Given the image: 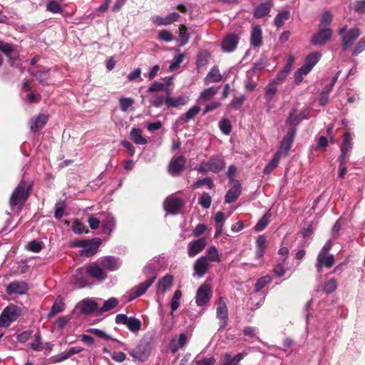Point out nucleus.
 <instances>
[{
	"label": "nucleus",
	"mask_w": 365,
	"mask_h": 365,
	"mask_svg": "<svg viewBox=\"0 0 365 365\" xmlns=\"http://www.w3.org/2000/svg\"><path fill=\"white\" fill-rule=\"evenodd\" d=\"M173 276L170 274H165L160 279L157 284V292L164 294L167 291L170 289L173 284Z\"/></svg>",
	"instance_id": "26"
},
{
	"label": "nucleus",
	"mask_w": 365,
	"mask_h": 365,
	"mask_svg": "<svg viewBox=\"0 0 365 365\" xmlns=\"http://www.w3.org/2000/svg\"><path fill=\"white\" fill-rule=\"evenodd\" d=\"M46 9L48 11L54 14L61 13L62 11L61 5L55 1H49L47 4Z\"/></svg>",
	"instance_id": "64"
},
{
	"label": "nucleus",
	"mask_w": 365,
	"mask_h": 365,
	"mask_svg": "<svg viewBox=\"0 0 365 365\" xmlns=\"http://www.w3.org/2000/svg\"><path fill=\"white\" fill-rule=\"evenodd\" d=\"M321 57V53L318 52H314L309 53L307 56L305 58V64L310 66L312 68L317 64V63L319 61Z\"/></svg>",
	"instance_id": "51"
},
{
	"label": "nucleus",
	"mask_w": 365,
	"mask_h": 365,
	"mask_svg": "<svg viewBox=\"0 0 365 365\" xmlns=\"http://www.w3.org/2000/svg\"><path fill=\"white\" fill-rule=\"evenodd\" d=\"M234 183L233 187L227 192L225 196V203L234 202L237 200L241 193V184L240 182L236 181Z\"/></svg>",
	"instance_id": "28"
},
{
	"label": "nucleus",
	"mask_w": 365,
	"mask_h": 365,
	"mask_svg": "<svg viewBox=\"0 0 365 365\" xmlns=\"http://www.w3.org/2000/svg\"><path fill=\"white\" fill-rule=\"evenodd\" d=\"M217 93V89L215 87L206 88L200 93L199 101H207L215 96Z\"/></svg>",
	"instance_id": "47"
},
{
	"label": "nucleus",
	"mask_w": 365,
	"mask_h": 365,
	"mask_svg": "<svg viewBox=\"0 0 365 365\" xmlns=\"http://www.w3.org/2000/svg\"><path fill=\"white\" fill-rule=\"evenodd\" d=\"M34 338V341L30 344L31 347L35 351H41L43 349V346L39 331L36 333Z\"/></svg>",
	"instance_id": "62"
},
{
	"label": "nucleus",
	"mask_w": 365,
	"mask_h": 365,
	"mask_svg": "<svg viewBox=\"0 0 365 365\" xmlns=\"http://www.w3.org/2000/svg\"><path fill=\"white\" fill-rule=\"evenodd\" d=\"M216 317L219 320L218 330L225 329L229 322L228 308L222 297H220L217 302Z\"/></svg>",
	"instance_id": "4"
},
{
	"label": "nucleus",
	"mask_w": 365,
	"mask_h": 365,
	"mask_svg": "<svg viewBox=\"0 0 365 365\" xmlns=\"http://www.w3.org/2000/svg\"><path fill=\"white\" fill-rule=\"evenodd\" d=\"M239 41V37L235 34H230L227 35L222 41V49L225 52L233 51Z\"/></svg>",
	"instance_id": "19"
},
{
	"label": "nucleus",
	"mask_w": 365,
	"mask_h": 365,
	"mask_svg": "<svg viewBox=\"0 0 365 365\" xmlns=\"http://www.w3.org/2000/svg\"><path fill=\"white\" fill-rule=\"evenodd\" d=\"M277 86L278 84L275 83L272 81L266 86L265 93H264V98L267 103H270L276 94L277 91Z\"/></svg>",
	"instance_id": "38"
},
{
	"label": "nucleus",
	"mask_w": 365,
	"mask_h": 365,
	"mask_svg": "<svg viewBox=\"0 0 365 365\" xmlns=\"http://www.w3.org/2000/svg\"><path fill=\"white\" fill-rule=\"evenodd\" d=\"M207 185L210 189H212L215 187L213 180L210 178H205L202 179H198L192 185L193 189H197L202 185Z\"/></svg>",
	"instance_id": "49"
},
{
	"label": "nucleus",
	"mask_w": 365,
	"mask_h": 365,
	"mask_svg": "<svg viewBox=\"0 0 365 365\" xmlns=\"http://www.w3.org/2000/svg\"><path fill=\"white\" fill-rule=\"evenodd\" d=\"M206 165L210 172L218 173L225 168V162L222 157L214 155L206 162Z\"/></svg>",
	"instance_id": "17"
},
{
	"label": "nucleus",
	"mask_w": 365,
	"mask_h": 365,
	"mask_svg": "<svg viewBox=\"0 0 365 365\" xmlns=\"http://www.w3.org/2000/svg\"><path fill=\"white\" fill-rule=\"evenodd\" d=\"M250 43L255 47H259L262 43V32L259 26L252 28Z\"/></svg>",
	"instance_id": "31"
},
{
	"label": "nucleus",
	"mask_w": 365,
	"mask_h": 365,
	"mask_svg": "<svg viewBox=\"0 0 365 365\" xmlns=\"http://www.w3.org/2000/svg\"><path fill=\"white\" fill-rule=\"evenodd\" d=\"M29 287L28 284L24 281H14L9 283L6 288V292L9 295L26 294Z\"/></svg>",
	"instance_id": "13"
},
{
	"label": "nucleus",
	"mask_w": 365,
	"mask_h": 365,
	"mask_svg": "<svg viewBox=\"0 0 365 365\" xmlns=\"http://www.w3.org/2000/svg\"><path fill=\"white\" fill-rule=\"evenodd\" d=\"M365 50V36H363L356 44L352 51L351 56H356Z\"/></svg>",
	"instance_id": "56"
},
{
	"label": "nucleus",
	"mask_w": 365,
	"mask_h": 365,
	"mask_svg": "<svg viewBox=\"0 0 365 365\" xmlns=\"http://www.w3.org/2000/svg\"><path fill=\"white\" fill-rule=\"evenodd\" d=\"M32 188L33 182L31 181L22 180L11 193L9 199L11 208L12 210L17 208L19 210H21L31 195Z\"/></svg>",
	"instance_id": "1"
},
{
	"label": "nucleus",
	"mask_w": 365,
	"mask_h": 365,
	"mask_svg": "<svg viewBox=\"0 0 365 365\" xmlns=\"http://www.w3.org/2000/svg\"><path fill=\"white\" fill-rule=\"evenodd\" d=\"M150 102L153 106L160 108L163 103L165 104V96L163 95L155 94L151 97Z\"/></svg>",
	"instance_id": "54"
},
{
	"label": "nucleus",
	"mask_w": 365,
	"mask_h": 365,
	"mask_svg": "<svg viewBox=\"0 0 365 365\" xmlns=\"http://www.w3.org/2000/svg\"><path fill=\"white\" fill-rule=\"evenodd\" d=\"M187 341V338L185 334L182 333L179 335V338H173L170 343V351L173 354L178 352L180 348L183 347Z\"/></svg>",
	"instance_id": "30"
},
{
	"label": "nucleus",
	"mask_w": 365,
	"mask_h": 365,
	"mask_svg": "<svg viewBox=\"0 0 365 365\" xmlns=\"http://www.w3.org/2000/svg\"><path fill=\"white\" fill-rule=\"evenodd\" d=\"M118 304V301L115 297H111L103 303V306L97 310V314H102L103 312L110 311L115 308Z\"/></svg>",
	"instance_id": "39"
},
{
	"label": "nucleus",
	"mask_w": 365,
	"mask_h": 365,
	"mask_svg": "<svg viewBox=\"0 0 365 365\" xmlns=\"http://www.w3.org/2000/svg\"><path fill=\"white\" fill-rule=\"evenodd\" d=\"M281 158L279 153H275L272 160L264 168L263 173L266 175L270 174L278 166Z\"/></svg>",
	"instance_id": "44"
},
{
	"label": "nucleus",
	"mask_w": 365,
	"mask_h": 365,
	"mask_svg": "<svg viewBox=\"0 0 365 365\" xmlns=\"http://www.w3.org/2000/svg\"><path fill=\"white\" fill-rule=\"evenodd\" d=\"M222 75L217 67H213L210 72L207 74L205 78V83H217L222 80Z\"/></svg>",
	"instance_id": "36"
},
{
	"label": "nucleus",
	"mask_w": 365,
	"mask_h": 365,
	"mask_svg": "<svg viewBox=\"0 0 365 365\" xmlns=\"http://www.w3.org/2000/svg\"><path fill=\"white\" fill-rule=\"evenodd\" d=\"M212 296L211 286L209 284L203 283L197 290L195 302L197 306L203 307L210 302Z\"/></svg>",
	"instance_id": "5"
},
{
	"label": "nucleus",
	"mask_w": 365,
	"mask_h": 365,
	"mask_svg": "<svg viewBox=\"0 0 365 365\" xmlns=\"http://www.w3.org/2000/svg\"><path fill=\"white\" fill-rule=\"evenodd\" d=\"M201 110V108L199 106H195L190 108L185 113L182 115L179 120L183 123H187L189 120L193 119Z\"/></svg>",
	"instance_id": "37"
},
{
	"label": "nucleus",
	"mask_w": 365,
	"mask_h": 365,
	"mask_svg": "<svg viewBox=\"0 0 365 365\" xmlns=\"http://www.w3.org/2000/svg\"><path fill=\"white\" fill-rule=\"evenodd\" d=\"M271 217V213L269 211H267L263 217L258 221V222L255 225L254 229L256 232L262 231L269 224V219Z\"/></svg>",
	"instance_id": "43"
},
{
	"label": "nucleus",
	"mask_w": 365,
	"mask_h": 365,
	"mask_svg": "<svg viewBox=\"0 0 365 365\" xmlns=\"http://www.w3.org/2000/svg\"><path fill=\"white\" fill-rule=\"evenodd\" d=\"M166 91L167 96H165V105L168 108H177L186 103V101L185 100L184 97L179 96L177 98H174L170 96L168 88L166 89Z\"/></svg>",
	"instance_id": "33"
},
{
	"label": "nucleus",
	"mask_w": 365,
	"mask_h": 365,
	"mask_svg": "<svg viewBox=\"0 0 365 365\" xmlns=\"http://www.w3.org/2000/svg\"><path fill=\"white\" fill-rule=\"evenodd\" d=\"M133 103L134 101L130 98H122L119 101L120 108L122 111L126 112Z\"/></svg>",
	"instance_id": "63"
},
{
	"label": "nucleus",
	"mask_w": 365,
	"mask_h": 365,
	"mask_svg": "<svg viewBox=\"0 0 365 365\" xmlns=\"http://www.w3.org/2000/svg\"><path fill=\"white\" fill-rule=\"evenodd\" d=\"M81 312L83 314L88 315L94 312H97L98 304L93 300L84 299L80 302Z\"/></svg>",
	"instance_id": "29"
},
{
	"label": "nucleus",
	"mask_w": 365,
	"mask_h": 365,
	"mask_svg": "<svg viewBox=\"0 0 365 365\" xmlns=\"http://www.w3.org/2000/svg\"><path fill=\"white\" fill-rule=\"evenodd\" d=\"M155 279L156 275L154 274L145 282H141L138 285L133 287L130 292L129 300L135 299L145 293L148 289L153 284Z\"/></svg>",
	"instance_id": "12"
},
{
	"label": "nucleus",
	"mask_w": 365,
	"mask_h": 365,
	"mask_svg": "<svg viewBox=\"0 0 365 365\" xmlns=\"http://www.w3.org/2000/svg\"><path fill=\"white\" fill-rule=\"evenodd\" d=\"M361 32L358 28H352L348 30L341 37V48L343 51L349 50L354 41L360 36Z\"/></svg>",
	"instance_id": "11"
},
{
	"label": "nucleus",
	"mask_w": 365,
	"mask_h": 365,
	"mask_svg": "<svg viewBox=\"0 0 365 365\" xmlns=\"http://www.w3.org/2000/svg\"><path fill=\"white\" fill-rule=\"evenodd\" d=\"M153 349L150 339H142L135 349L128 351L129 354L135 359L140 361H145L150 355Z\"/></svg>",
	"instance_id": "3"
},
{
	"label": "nucleus",
	"mask_w": 365,
	"mask_h": 365,
	"mask_svg": "<svg viewBox=\"0 0 365 365\" xmlns=\"http://www.w3.org/2000/svg\"><path fill=\"white\" fill-rule=\"evenodd\" d=\"M207 241L205 237L192 240L187 245V255L190 257H194L200 253L206 247Z\"/></svg>",
	"instance_id": "15"
},
{
	"label": "nucleus",
	"mask_w": 365,
	"mask_h": 365,
	"mask_svg": "<svg viewBox=\"0 0 365 365\" xmlns=\"http://www.w3.org/2000/svg\"><path fill=\"white\" fill-rule=\"evenodd\" d=\"M212 199L210 195L207 192H202L201 195L200 199H199V204L205 209H207L211 205Z\"/></svg>",
	"instance_id": "60"
},
{
	"label": "nucleus",
	"mask_w": 365,
	"mask_h": 365,
	"mask_svg": "<svg viewBox=\"0 0 365 365\" xmlns=\"http://www.w3.org/2000/svg\"><path fill=\"white\" fill-rule=\"evenodd\" d=\"M290 17V12L288 10H284L279 12L275 16L274 24L277 28H281L284 25V21Z\"/></svg>",
	"instance_id": "40"
},
{
	"label": "nucleus",
	"mask_w": 365,
	"mask_h": 365,
	"mask_svg": "<svg viewBox=\"0 0 365 365\" xmlns=\"http://www.w3.org/2000/svg\"><path fill=\"white\" fill-rule=\"evenodd\" d=\"M180 15L177 12H173L165 17L155 16L152 18V22L158 26H168L178 21Z\"/></svg>",
	"instance_id": "21"
},
{
	"label": "nucleus",
	"mask_w": 365,
	"mask_h": 365,
	"mask_svg": "<svg viewBox=\"0 0 365 365\" xmlns=\"http://www.w3.org/2000/svg\"><path fill=\"white\" fill-rule=\"evenodd\" d=\"M295 135V129L289 128L287 133L281 141L278 150L276 152V153H279V157L282 158L283 156H287L293 143Z\"/></svg>",
	"instance_id": "9"
},
{
	"label": "nucleus",
	"mask_w": 365,
	"mask_h": 365,
	"mask_svg": "<svg viewBox=\"0 0 365 365\" xmlns=\"http://www.w3.org/2000/svg\"><path fill=\"white\" fill-rule=\"evenodd\" d=\"M184 206V202L181 198L168 196L163 202L164 210L171 215H177Z\"/></svg>",
	"instance_id": "8"
},
{
	"label": "nucleus",
	"mask_w": 365,
	"mask_h": 365,
	"mask_svg": "<svg viewBox=\"0 0 365 365\" xmlns=\"http://www.w3.org/2000/svg\"><path fill=\"white\" fill-rule=\"evenodd\" d=\"M351 138L349 132H346L343 135V143L340 147V150L349 151L351 148Z\"/></svg>",
	"instance_id": "58"
},
{
	"label": "nucleus",
	"mask_w": 365,
	"mask_h": 365,
	"mask_svg": "<svg viewBox=\"0 0 365 365\" xmlns=\"http://www.w3.org/2000/svg\"><path fill=\"white\" fill-rule=\"evenodd\" d=\"M219 127L225 135H230L232 131L231 123L228 118H222L219 123Z\"/></svg>",
	"instance_id": "52"
},
{
	"label": "nucleus",
	"mask_w": 365,
	"mask_h": 365,
	"mask_svg": "<svg viewBox=\"0 0 365 365\" xmlns=\"http://www.w3.org/2000/svg\"><path fill=\"white\" fill-rule=\"evenodd\" d=\"M101 265L103 269L109 271H115L118 269L116 259L113 256H106L101 259Z\"/></svg>",
	"instance_id": "34"
},
{
	"label": "nucleus",
	"mask_w": 365,
	"mask_h": 365,
	"mask_svg": "<svg viewBox=\"0 0 365 365\" xmlns=\"http://www.w3.org/2000/svg\"><path fill=\"white\" fill-rule=\"evenodd\" d=\"M50 69L46 68L42 66H36L34 68H29L28 72L42 85H48V81L50 78Z\"/></svg>",
	"instance_id": "10"
},
{
	"label": "nucleus",
	"mask_w": 365,
	"mask_h": 365,
	"mask_svg": "<svg viewBox=\"0 0 365 365\" xmlns=\"http://www.w3.org/2000/svg\"><path fill=\"white\" fill-rule=\"evenodd\" d=\"M21 314L22 311L19 307L14 304H9L0 314V328H8Z\"/></svg>",
	"instance_id": "2"
},
{
	"label": "nucleus",
	"mask_w": 365,
	"mask_h": 365,
	"mask_svg": "<svg viewBox=\"0 0 365 365\" xmlns=\"http://www.w3.org/2000/svg\"><path fill=\"white\" fill-rule=\"evenodd\" d=\"M332 36V30L330 29H322L314 34L310 42L314 46H322L330 40Z\"/></svg>",
	"instance_id": "14"
},
{
	"label": "nucleus",
	"mask_w": 365,
	"mask_h": 365,
	"mask_svg": "<svg viewBox=\"0 0 365 365\" xmlns=\"http://www.w3.org/2000/svg\"><path fill=\"white\" fill-rule=\"evenodd\" d=\"M130 136L133 142L138 145H145L148 141L142 136V130L139 128H133Z\"/></svg>",
	"instance_id": "41"
},
{
	"label": "nucleus",
	"mask_w": 365,
	"mask_h": 365,
	"mask_svg": "<svg viewBox=\"0 0 365 365\" xmlns=\"http://www.w3.org/2000/svg\"><path fill=\"white\" fill-rule=\"evenodd\" d=\"M334 262L335 259L332 255L318 254L316 269L320 273L323 267L330 268L334 264Z\"/></svg>",
	"instance_id": "18"
},
{
	"label": "nucleus",
	"mask_w": 365,
	"mask_h": 365,
	"mask_svg": "<svg viewBox=\"0 0 365 365\" xmlns=\"http://www.w3.org/2000/svg\"><path fill=\"white\" fill-rule=\"evenodd\" d=\"M27 249L33 252H39L43 249V242L34 240L28 244Z\"/></svg>",
	"instance_id": "57"
},
{
	"label": "nucleus",
	"mask_w": 365,
	"mask_h": 365,
	"mask_svg": "<svg viewBox=\"0 0 365 365\" xmlns=\"http://www.w3.org/2000/svg\"><path fill=\"white\" fill-rule=\"evenodd\" d=\"M72 230L76 234L78 235H81L83 232L88 233L89 232L88 230H86L84 225L82 222H79L78 220H76L73 222Z\"/></svg>",
	"instance_id": "61"
},
{
	"label": "nucleus",
	"mask_w": 365,
	"mask_h": 365,
	"mask_svg": "<svg viewBox=\"0 0 365 365\" xmlns=\"http://www.w3.org/2000/svg\"><path fill=\"white\" fill-rule=\"evenodd\" d=\"M48 116L47 115L41 113L36 118L30 120V129L34 133L40 131L47 123Z\"/></svg>",
	"instance_id": "22"
},
{
	"label": "nucleus",
	"mask_w": 365,
	"mask_h": 365,
	"mask_svg": "<svg viewBox=\"0 0 365 365\" xmlns=\"http://www.w3.org/2000/svg\"><path fill=\"white\" fill-rule=\"evenodd\" d=\"M272 6L273 2L272 0H268L265 2L261 3L255 8L254 11V17L255 19H262L264 16H267Z\"/></svg>",
	"instance_id": "25"
},
{
	"label": "nucleus",
	"mask_w": 365,
	"mask_h": 365,
	"mask_svg": "<svg viewBox=\"0 0 365 365\" xmlns=\"http://www.w3.org/2000/svg\"><path fill=\"white\" fill-rule=\"evenodd\" d=\"M272 282V277L269 275H265L258 279L255 284V290L256 292L260 291L267 284H269Z\"/></svg>",
	"instance_id": "50"
},
{
	"label": "nucleus",
	"mask_w": 365,
	"mask_h": 365,
	"mask_svg": "<svg viewBox=\"0 0 365 365\" xmlns=\"http://www.w3.org/2000/svg\"><path fill=\"white\" fill-rule=\"evenodd\" d=\"M115 323L125 325L133 333L138 332L141 329L140 321L135 317H128L124 314H118L115 317Z\"/></svg>",
	"instance_id": "6"
},
{
	"label": "nucleus",
	"mask_w": 365,
	"mask_h": 365,
	"mask_svg": "<svg viewBox=\"0 0 365 365\" xmlns=\"http://www.w3.org/2000/svg\"><path fill=\"white\" fill-rule=\"evenodd\" d=\"M65 309V304L61 297H58L53 304L50 312L48 314V318H51L56 314L62 312Z\"/></svg>",
	"instance_id": "35"
},
{
	"label": "nucleus",
	"mask_w": 365,
	"mask_h": 365,
	"mask_svg": "<svg viewBox=\"0 0 365 365\" xmlns=\"http://www.w3.org/2000/svg\"><path fill=\"white\" fill-rule=\"evenodd\" d=\"M186 162L187 159L182 155L173 157L168 166L169 174L174 177L180 175L185 167Z\"/></svg>",
	"instance_id": "7"
},
{
	"label": "nucleus",
	"mask_w": 365,
	"mask_h": 365,
	"mask_svg": "<svg viewBox=\"0 0 365 365\" xmlns=\"http://www.w3.org/2000/svg\"><path fill=\"white\" fill-rule=\"evenodd\" d=\"M89 245L80 251V256L91 257L98 252V248L102 242L101 240L96 237L89 239Z\"/></svg>",
	"instance_id": "16"
},
{
	"label": "nucleus",
	"mask_w": 365,
	"mask_h": 365,
	"mask_svg": "<svg viewBox=\"0 0 365 365\" xmlns=\"http://www.w3.org/2000/svg\"><path fill=\"white\" fill-rule=\"evenodd\" d=\"M83 350V349L81 346H73V347H71L68 349V351L66 353V354H62L60 357H58V359H56L53 362L54 363H58V362H61L62 361H64L68 358H70L71 356L76 354H78L80 353L81 351H82Z\"/></svg>",
	"instance_id": "45"
},
{
	"label": "nucleus",
	"mask_w": 365,
	"mask_h": 365,
	"mask_svg": "<svg viewBox=\"0 0 365 365\" xmlns=\"http://www.w3.org/2000/svg\"><path fill=\"white\" fill-rule=\"evenodd\" d=\"M104 218H101L103 232L110 235L115 226V219L111 215H103Z\"/></svg>",
	"instance_id": "32"
},
{
	"label": "nucleus",
	"mask_w": 365,
	"mask_h": 365,
	"mask_svg": "<svg viewBox=\"0 0 365 365\" xmlns=\"http://www.w3.org/2000/svg\"><path fill=\"white\" fill-rule=\"evenodd\" d=\"M87 273L93 278L103 281L107 278V274L96 262L91 264L87 268Z\"/></svg>",
	"instance_id": "23"
},
{
	"label": "nucleus",
	"mask_w": 365,
	"mask_h": 365,
	"mask_svg": "<svg viewBox=\"0 0 365 365\" xmlns=\"http://www.w3.org/2000/svg\"><path fill=\"white\" fill-rule=\"evenodd\" d=\"M245 100L246 97L245 95L235 96L232 101H231L230 106L235 110H238L242 106Z\"/></svg>",
	"instance_id": "59"
},
{
	"label": "nucleus",
	"mask_w": 365,
	"mask_h": 365,
	"mask_svg": "<svg viewBox=\"0 0 365 365\" xmlns=\"http://www.w3.org/2000/svg\"><path fill=\"white\" fill-rule=\"evenodd\" d=\"M337 288V282L335 279H330L324 282L323 292L327 294L333 293Z\"/></svg>",
	"instance_id": "48"
},
{
	"label": "nucleus",
	"mask_w": 365,
	"mask_h": 365,
	"mask_svg": "<svg viewBox=\"0 0 365 365\" xmlns=\"http://www.w3.org/2000/svg\"><path fill=\"white\" fill-rule=\"evenodd\" d=\"M296 111V108L292 109V111L289 112V115L285 121L286 125L290 126V128L295 129V133H297V126L302 122L303 119L306 118L303 113L295 115Z\"/></svg>",
	"instance_id": "24"
},
{
	"label": "nucleus",
	"mask_w": 365,
	"mask_h": 365,
	"mask_svg": "<svg viewBox=\"0 0 365 365\" xmlns=\"http://www.w3.org/2000/svg\"><path fill=\"white\" fill-rule=\"evenodd\" d=\"M210 53L207 51H200L197 56L196 65L197 69L205 67L208 63Z\"/></svg>",
	"instance_id": "42"
},
{
	"label": "nucleus",
	"mask_w": 365,
	"mask_h": 365,
	"mask_svg": "<svg viewBox=\"0 0 365 365\" xmlns=\"http://www.w3.org/2000/svg\"><path fill=\"white\" fill-rule=\"evenodd\" d=\"M246 355V353L242 352L232 357L230 354L225 353L220 361V365H237Z\"/></svg>",
	"instance_id": "27"
},
{
	"label": "nucleus",
	"mask_w": 365,
	"mask_h": 365,
	"mask_svg": "<svg viewBox=\"0 0 365 365\" xmlns=\"http://www.w3.org/2000/svg\"><path fill=\"white\" fill-rule=\"evenodd\" d=\"M206 257L207 261L210 262H218L220 260L218 251L215 246L208 248Z\"/></svg>",
	"instance_id": "55"
},
{
	"label": "nucleus",
	"mask_w": 365,
	"mask_h": 365,
	"mask_svg": "<svg viewBox=\"0 0 365 365\" xmlns=\"http://www.w3.org/2000/svg\"><path fill=\"white\" fill-rule=\"evenodd\" d=\"M190 38V35L187 32V27L184 24L179 26V36L178 41L180 42V46L185 45Z\"/></svg>",
	"instance_id": "46"
},
{
	"label": "nucleus",
	"mask_w": 365,
	"mask_h": 365,
	"mask_svg": "<svg viewBox=\"0 0 365 365\" xmlns=\"http://www.w3.org/2000/svg\"><path fill=\"white\" fill-rule=\"evenodd\" d=\"M210 264L206 257H200L198 258L193 267L195 274L198 277H203L209 270Z\"/></svg>",
	"instance_id": "20"
},
{
	"label": "nucleus",
	"mask_w": 365,
	"mask_h": 365,
	"mask_svg": "<svg viewBox=\"0 0 365 365\" xmlns=\"http://www.w3.org/2000/svg\"><path fill=\"white\" fill-rule=\"evenodd\" d=\"M181 297H182L181 291L180 289L176 290L175 292V293L172 297L171 302H170V307H171L172 312H175V310H177L178 309L179 305H180L179 301H180Z\"/></svg>",
	"instance_id": "53"
}]
</instances>
